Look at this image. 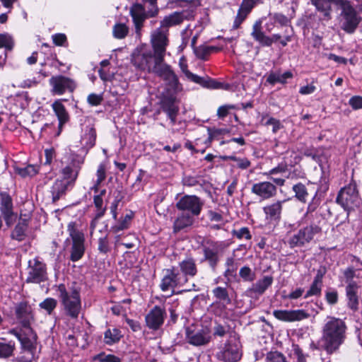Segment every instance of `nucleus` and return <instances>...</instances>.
<instances>
[{
	"instance_id": "obj_1",
	"label": "nucleus",
	"mask_w": 362,
	"mask_h": 362,
	"mask_svg": "<svg viewBox=\"0 0 362 362\" xmlns=\"http://www.w3.org/2000/svg\"><path fill=\"white\" fill-rule=\"evenodd\" d=\"M168 30L157 28L151 36V51L133 53L132 62L139 70L153 73L162 78L174 91L181 89L178 78L170 66L164 62L166 47L168 45Z\"/></svg>"
},
{
	"instance_id": "obj_2",
	"label": "nucleus",
	"mask_w": 362,
	"mask_h": 362,
	"mask_svg": "<svg viewBox=\"0 0 362 362\" xmlns=\"http://www.w3.org/2000/svg\"><path fill=\"white\" fill-rule=\"evenodd\" d=\"M316 11L321 13L323 19L329 21L332 18V5L341 10V29L347 33H353L358 28L361 18L349 0H310Z\"/></svg>"
},
{
	"instance_id": "obj_3",
	"label": "nucleus",
	"mask_w": 362,
	"mask_h": 362,
	"mask_svg": "<svg viewBox=\"0 0 362 362\" xmlns=\"http://www.w3.org/2000/svg\"><path fill=\"white\" fill-rule=\"evenodd\" d=\"M347 327L341 318L328 316L322 329V337L318 341L319 349L327 354L336 352L346 337Z\"/></svg>"
},
{
	"instance_id": "obj_4",
	"label": "nucleus",
	"mask_w": 362,
	"mask_h": 362,
	"mask_svg": "<svg viewBox=\"0 0 362 362\" xmlns=\"http://www.w3.org/2000/svg\"><path fill=\"white\" fill-rule=\"evenodd\" d=\"M57 291L65 314L72 319L78 318L81 310L80 290L74 287L67 290L62 284L58 286Z\"/></svg>"
},
{
	"instance_id": "obj_5",
	"label": "nucleus",
	"mask_w": 362,
	"mask_h": 362,
	"mask_svg": "<svg viewBox=\"0 0 362 362\" xmlns=\"http://www.w3.org/2000/svg\"><path fill=\"white\" fill-rule=\"evenodd\" d=\"M61 163L60 173L63 177L62 180L74 185L83 163V158L77 154L70 153L64 156Z\"/></svg>"
},
{
	"instance_id": "obj_6",
	"label": "nucleus",
	"mask_w": 362,
	"mask_h": 362,
	"mask_svg": "<svg viewBox=\"0 0 362 362\" xmlns=\"http://www.w3.org/2000/svg\"><path fill=\"white\" fill-rule=\"evenodd\" d=\"M8 333L15 336L21 342L22 349L30 354L26 358V361L31 362L35 357V350L37 345V334L31 327L23 328L18 330L11 329Z\"/></svg>"
},
{
	"instance_id": "obj_7",
	"label": "nucleus",
	"mask_w": 362,
	"mask_h": 362,
	"mask_svg": "<svg viewBox=\"0 0 362 362\" xmlns=\"http://www.w3.org/2000/svg\"><path fill=\"white\" fill-rule=\"evenodd\" d=\"M186 284V279L183 275H181L179 269L175 267H172L164 270L160 288L162 291H170L171 295H173L176 288H180Z\"/></svg>"
},
{
	"instance_id": "obj_8",
	"label": "nucleus",
	"mask_w": 362,
	"mask_h": 362,
	"mask_svg": "<svg viewBox=\"0 0 362 362\" xmlns=\"http://www.w3.org/2000/svg\"><path fill=\"white\" fill-rule=\"evenodd\" d=\"M320 232L321 228L317 225L306 226L291 235L287 243L291 248L304 247L313 240L315 235Z\"/></svg>"
},
{
	"instance_id": "obj_9",
	"label": "nucleus",
	"mask_w": 362,
	"mask_h": 362,
	"mask_svg": "<svg viewBox=\"0 0 362 362\" xmlns=\"http://www.w3.org/2000/svg\"><path fill=\"white\" fill-rule=\"evenodd\" d=\"M67 230L73 242L70 259L72 262H76L82 258L85 252L84 235L77 229L76 223L74 221L69 223Z\"/></svg>"
},
{
	"instance_id": "obj_10",
	"label": "nucleus",
	"mask_w": 362,
	"mask_h": 362,
	"mask_svg": "<svg viewBox=\"0 0 362 362\" xmlns=\"http://www.w3.org/2000/svg\"><path fill=\"white\" fill-rule=\"evenodd\" d=\"M225 245L222 242L208 240L202 247L203 261L208 262L211 269L215 270L222 256Z\"/></svg>"
},
{
	"instance_id": "obj_11",
	"label": "nucleus",
	"mask_w": 362,
	"mask_h": 362,
	"mask_svg": "<svg viewBox=\"0 0 362 362\" xmlns=\"http://www.w3.org/2000/svg\"><path fill=\"white\" fill-rule=\"evenodd\" d=\"M47 280L46 264L38 257L30 259L28 262V276L26 283L40 284Z\"/></svg>"
},
{
	"instance_id": "obj_12",
	"label": "nucleus",
	"mask_w": 362,
	"mask_h": 362,
	"mask_svg": "<svg viewBox=\"0 0 362 362\" xmlns=\"http://www.w3.org/2000/svg\"><path fill=\"white\" fill-rule=\"evenodd\" d=\"M358 201V192L354 182H351L347 186L342 188L337 197V202L346 211L352 209Z\"/></svg>"
},
{
	"instance_id": "obj_13",
	"label": "nucleus",
	"mask_w": 362,
	"mask_h": 362,
	"mask_svg": "<svg viewBox=\"0 0 362 362\" xmlns=\"http://www.w3.org/2000/svg\"><path fill=\"white\" fill-rule=\"evenodd\" d=\"M49 83L51 86V93L57 95H62L66 92L73 93L77 86L74 79L64 75L52 76Z\"/></svg>"
},
{
	"instance_id": "obj_14",
	"label": "nucleus",
	"mask_w": 362,
	"mask_h": 362,
	"mask_svg": "<svg viewBox=\"0 0 362 362\" xmlns=\"http://www.w3.org/2000/svg\"><path fill=\"white\" fill-rule=\"evenodd\" d=\"M211 337L207 328L198 329L193 325L185 327V339L189 344L202 346L208 344Z\"/></svg>"
},
{
	"instance_id": "obj_15",
	"label": "nucleus",
	"mask_w": 362,
	"mask_h": 362,
	"mask_svg": "<svg viewBox=\"0 0 362 362\" xmlns=\"http://www.w3.org/2000/svg\"><path fill=\"white\" fill-rule=\"evenodd\" d=\"M204 202L195 195H185L176 203V208L194 216H198L203 208Z\"/></svg>"
},
{
	"instance_id": "obj_16",
	"label": "nucleus",
	"mask_w": 362,
	"mask_h": 362,
	"mask_svg": "<svg viewBox=\"0 0 362 362\" xmlns=\"http://www.w3.org/2000/svg\"><path fill=\"white\" fill-rule=\"evenodd\" d=\"M262 2L263 0H242L233 24V28L238 29L252 9Z\"/></svg>"
},
{
	"instance_id": "obj_17",
	"label": "nucleus",
	"mask_w": 362,
	"mask_h": 362,
	"mask_svg": "<svg viewBox=\"0 0 362 362\" xmlns=\"http://www.w3.org/2000/svg\"><path fill=\"white\" fill-rule=\"evenodd\" d=\"M251 192L262 199H269L276 194L277 187L271 182L263 181L253 184Z\"/></svg>"
},
{
	"instance_id": "obj_18",
	"label": "nucleus",
	"mask_w": 362,
	"mask_h": 362,
	"mask_svg": "<svg viewBox=\"0 0 362 362\" xmlns=\"http://www.w3.org/2000/svg\"><path fill=\"white\" fill-rule=\"evenodd\" d=\"M166 313L164 308L154 306L145 317L147 327L153 330L158 329L164 322Z\"/></svg>"
},
{
	"instance_id": "obj_19",
	"label": "nucleus",
	"mask_w": 362,
	"mask_h": 362,
	"mask_svg": "<svg viewBox=\"0 0 362 362\" xmlns=\"http://www.w3.org/2000/svg\"><path fill=\"white\" fill-rule=\"evenodd\" d=\"M273 315L276 319L285 322L300 321L310 317L304 310H275Z\"/></svg>"
},
{
	"instance_id": "obj_20",
	"label": "nucleus",
	"mask_w": 362,
	"mask_h": 362,
	"mask_svg": "<svg viewBox=\"0 0 362 362\" xmlns=\"http://www.w3.org/2000/svg\"><path fill=\"white\" fill-rule=\"evenodd\" d=\"M160 105L161 110L166 113L170 119V124L174 125L180 110L178 105L176 104L175 98L173 96H163L160 101Z\"/></svg>"
},
{
	"instance_id": "obj_21",
	"label": "nucleus",
	"mask_w": 362,
	"mask_h": 362,
	"mask_svg": "<svg viewBox=\"0 0 362 362\" xmlns=\"http://www.w3.org/2000/svg\"><path fill=\"white\" fill-rule=\"evenodd\" d=\"M241 356L238 346L232 344H226L223 350L216 354L217 358L223 362H237Z\"/></svg>"
},
{
	"instance_id": "obj_22",
	"label": "nucleus",
	"mask_w": 362,
	"mask_h": 362,
	"mask_svg": "<svg viewBox=\"0 0 362 362\" xmlns=\"http://www.w3.org/2000/svg\"><path fill=\"white\" fill-rule=\"evenodd\" d=\"M16 315L23 328L30 327L34 317L31 307L27 303L21 302L16 305Z\"/></svg>"
},
{
	"instance_id": "obj_23",
	"label": "nucleus",
	"mask_w": 362,
	"mask_h": 362,
	"mask_svg": "<svg viewBox=\"0 0 362 362\" xmlns=\"http://www.w3.org/2000/svg\"><path fill=\"white\" fill-rule=\"evenodd\" d=\"M129 13L133 20L135 32L137 35H140L144 22L147 18L145 8L141 4H134L131 6Z\"/></svg>"
},
{
	"instance_id": "obj_24",
	"label": "nucleus",
	"mask_w": 362,
	"mask_h": 362,
	"mask_svg": "<svg viewBox=\"0 0 362 362\" xmlns=\"http://www.w3.org/2000/svg\"><path fill=\"white\" fill-rule=\"evenodd\" d=\"M182 71L185 73L186 77L189 80H190L197 84H199L200 86H202L204 88H210V89H219V88H223V83L218 82L208 76L201 77V76H199L198 75H196V74L190 72L187 69H184L183 67H182Z\"/></svg>"
},
{
	"instance_id": "obj_25",
	"label": "nucleus",
	"mask_w": 362,
	"mask_h": 362,
	"mask_svg": "<svg viewBox=\"0 0 362 362\" xmlns=\"http://www.w3.org/2000/svg\"><path fill=\"white\" fill-rule=\"evenodd\" d=\"M273 277L272 276H265L258 280L247 290V293L250 297H259L262 296L266 290L272 284Z\"/></svg>"
},
{
	"instance_id": "obj_26",
	"label": "nucleus",
	"mask_w": 362,
	"mask_h": 362,
	"mask_svg": "<svg viewBox=\"0 0 362 362\" xmlns=\"http://www.w3.org/2000/svg\"><path fill=\"white\" fill-rule=\"evenodd\" d=\"M180 272L183 275L186 279V283L188 282L189 278L195 276L198 273V268L195 259L192 257H187L179 262Z\"/></svg>"
},
{
	"instance_id": "obj_27",
	"label": "nucleus",
	"mask_w": 362,
	"mask_h": 362,
	"mask_svg": "<svg viewBox=\"0 0 362 362\" xmlns=\"http://www.w3.org/2000/svg\"><path fill=\"white\" fill-rule=\"evenodd\" d=\"M285 202V199L278 200L263 207L266 219L269 221H279L281 218L283 204Z\"/></svg>"
},
{
	"instance_id": "obj_28",
	"label": "nucleus",
	"mask_w": 362,
	"mask_h": 362,
	"mask_svg": "<svg viewBox=\"0 0 362 362\" xmlns=\"http://www.w3.org/2000/svg\"><path fill=\"white\" fill-rule=\"evenodd\" d=\"M194 222V216L182 211L177 216L173 223V232L176 233L187 227H189L192 226Z\"/></svg>"
},
{
	"instance_id": "obj_29",
	"label": "nucleus",
	"mask_w": 362,
	"mask_h": 362,
	"mask_svg": "<svg viewBox=\"0 0 362 362\" xmlns=\"http://www.w3.org/2000/svg\"><path fill=\"white\" fill-rule=\"evenodd\" d=\"M29 222V218L25 215L24 217L21 214L19 221L15 226L13 230L11 233V238L18 241H22L26 236V230L28 229Z\"/></svg>"
},
{
	"instance_id": "obj_30",
	"label": "nucleus",
	"mask_w": 362,
	"mask_h": 362,
	"mask_svg": "<svg viewBox=\"0 0 362 362\" xmlns=\"http://www.w3.org/2000/svg\"><path fill=\"white\" fill-rule=\"evenodd\" d=\"M69 186H72L69 182L64 180H56L53 185L51 187V193L52 196V200L54 202L59 199L67 190Z\"/></svg>"
},
{
	"instance_id": "obj_31",
	"label": "nucleus",
	"mask_w": 362,
	"mask_h": 362,
	"mask_svg": "<svg viewBox=\"0 0 362 362\" xmlns=\"http://www.w3.org/2000/svg\"><path fill=\"white\" fill-rule=\"evenodd\" d=\"M358 286H346V296L348 300V307L353 311L358 310L359 296L358 295Z\"/></svg>"
},
{
	"instance_id": "obj_32",
	"label": "nucleus",
	"mask_w": 362,
	"mask_h": 362,
	"mask_svg": "<svg viewBox=\"0 0 362 362\" xmlns=\"http://www.w3.org/2000/svg\"><path fill=\"white\" fill-rule=\"evenodd\" d=\"M52 109L59 119V129L61 130L62 126L68 122L69 117L64 105L59 100H56L52 104Z\"/></svg>"
},
{
	"instance_id": "obj_33",
	"label": "nucleus",
	"mask_w": 362,
	"mask_h": 362,
	"mask_svg": "<svg viewBox=\"0 0 362 362\" xmlns=\"http://www.w3.org/2000/svg\"><path fill=\"white\" fill-rule=\"evenodd\" d=\"M183 21L181 13L175 12L168 16H165L160 22V28L168 29L169 27L179 25Z\"/></svg>"
},
{
	"instance_id": "obj_34",
	"label": "nucleus",
	"mask_w": 362,
	"mask_h": 362,
	"mask_svg": "<svg viewBox=\"0 0 362 362\" xmlns=\"http://www.w3.org/2000/svg\"><path fill=\"white\" fill-rule=\"evenodd\" d=\"M16 344L13 341H5L4 338L0 339V358H8L13 356Z\"/></svg>"
},
{
	"instance_id": "obj_35",
	"label": "nucleus",
	"mask_w": 362,
	"mask_h": 362,
	"mask_svg": "<svg viewBox=\"0 0 362 362\" xmlns=\"http://www.w3.org/2000/svg\"><path fill=\"white\" fill-rule=\"evenodd\" d=\"M134 214L132 211H130L129 214H126L124 217L121 218L118 221V222L112 226L110 228V230L114 233H117L119 231L126 230L129 228L131 225L132 220L133 218Z\"/></svg>"
},
{
	"instance_id": "obj_36",
	"label": "nucleus",
	"mask_w": 362,
	"mask_h": 362,
	"mask_svg": "<svg viewBox=\"0 0 362 362\" xmlns=\"http://www.w3.org/2000/svg\"><path fill=\"white\" fill-rule=\"evenodd\" d=\"M122 334L119 329H107L104 333V342L107 345H112L119 341Z\"/></svg>"
},
{
	"instance_id": "obj_37",
	"label": "nucleus",
	"mask_w": 362,
	"mask_h": 362,
	"mask_svg": "<svg viewBox=\"0 0 362 362\" xmlns=\"http://www.w3.org/2000/svg\"><path fill=\"white\" fill-rule=\"evenodd\" d=\"M293 74L291 71H286L284 74L272 72L269 74L267 82L274 85L276 83H285L288 78H291Z\"/></svg>"
},
{
	"instance_id": "obj_38",
	"label": "nucleus",
	"mask_w": 362,
	"mask_h": 362,
	"mask_svg": "<svg viewBox=\"0 0 362 362\" xmlns=\"http://www.w3.org/2000/svg\"><path fill=\"white\" fill-rule=\"evenodd\" d=\"M13 210L11 197L6 192H0V211L4 214Z\"/></svg>"
},
{
	"instance_id": "obj_39",
	"label": "nucleus",
	"mask_w": 362,
	"mask_h": 362,
	"mask_svg": "<svg viewBox=\"0 0 362 362\" xmlns=\"http://www.w3.org/2000/svg\"><path fill=\"white\" fill-rule=\"evenodd\" d=\"M292 189L295 193V197L298 201L303 203L307 202L309 194L305 185L301 182H298L293 186Z\"/></svg>"
},
{
	"instance_id": "obj_40",
	"label": "nucleus",
	"mask_w": 362,
	"mask_h": 362,
	"mask_svg": "<svg viewBox=\"0 0 362 362\" xmlns=\"http://www.w3.org/2000/svg\"><path fill=\"white\" fill-rule=\"evenodd\" d=\"M82 140L86 141V146L88 148H92L96 140V131L93 127H89L86 134L82 137Z\"/></svg>"
},
{
	"instance_id": "obj_41",
	"label": "nucleus",
	"mask_w": 362,
	"mask_h": 362,
	"mask_svg": "<svg viewBox=\"0 0 362 362\" xmlns=\"http://www.w3.org/2000/svg\"><path fill=\"white\" fill-rule=\"evenodd\" d=\"M213 331L214 336L223 337L230 332V327L226 322L223 324L216 322Z\"/></svg>"
},
{
	"instance_id": "obj_42",
	"label": "nucleus",
	"mask_w": 362,
	"mask_h": 362,
	"mask_svg": "<svg viewBox=\"0 0 362 362\" xmlns=\"http://www.w3.org/2000/svg\"><path fill=\"white\" fill-rule=\"evenodd\" d=\"M212 293L214 297L218 299L219 300H222L223 302H226V303H230V299L229 298L228 291L226 288L218 286L213 289Z\"/></svg>"
},
{
	"instance_id": "obj_43",
	"label": "nucleus",
	"mask_w": 362,
	"mask_h": 362,
	"mask_svg": "<svg viewBox=\"0 0 362 362\" xmlns=\"http://www.w3.org/2000/svg\"><path fill=\"white\" fill-rule=\"evenodd\" d=\"M57 305V300L52 298H47L39 305L40 308L45 310L49 315L52 314Z\"/></svg>"
},
{
	"instance_id": "obj_44",
	"label": "nucleus",
	"mask_w": 362,
	"mask_h": 362,
	"mask_svg": "<svg viewBox=\"0 0 362 362\" xmlns=\"http://www.w3.org/2000/svg\"><path fill=\"white\" fill-rule=\"evenodd\" d=\"M128 31V27L124 23H117L113 27V35L117 39L124 38Z\"/></svg>"
},
{
	"instance_id": "obj_45",
	"label": "nucleus",
	"mask_w": 362,
	"mask_h": 362,
	"mask_svg": "<svg viewBox=\"0 0 362 362\" xmlns=\"http://www.w3.org/2000/svg\"><path fill=\"white\" fill-rule=\"evenodd\" d=\"M93 203L96 208V217H103L106 211V206H103V198H101L100 196H94Z\"/></svg>"
},
{
	"instance_id": "obj_46",
	"label": "nucleus",
	"mask_w": 362,
	"mask_h": 362,
	"mask_svg": "<svg viewBox=\"0 0 362 362\" xmlns=\"http://www.w3.org/2000/svg\"><path fill=\"white\" fill-rule=\"evenodd\" d=\"M343 274L345 278V281L347 284L346 286H358L357 283L354 281V278L355 277V270L353 267H350L346 268L344 271Z\"/></svg>"
},
{
	"instance_id": "obj_47",
	"label": "nucleus",
	"mask_w": 362,
	"mask_h": 362,
	"mask_svg": "<svg viewBox=\"0 0 362 362\" xmlns=\"http://www.w3.org/2000/svg\"><path fill=\"white\" fill-rule=\"evenodd\" d=\"M214 49H216L214 47L199 46L194 48V52L198 58L204 59Z\"/></svg>"
},
{
	"instance_id": "obj_48",
	"label": "nucleus",
	"mask_w": 362,
	"mask_h": 362,
	"mask_svg": "<svg viewBox=\"0 0 362 362\" xmlns=\"http://www.w3.org/2000/svg\"><path fill=\"white\" fill-rule=\"evenodd\" d=\"M322 284L313 280L309 290L304 296V298H308L313 296H320L321 294Z\"/></svg>"
},
{
	"instance_id": "obj_49",
	"label": "nucleus",
	"mask_w": 362,
	"mask_h": 362,
	"mask_svg": "<svg viewBox=\"0 0 362 362\" xmlns=\"http://www.w3.org/2000/svg\"><path fill=\"white\" fill-rule=\"evenodd\" d=\"M266 362H288L283 354L276 351H270L267 354Z\"/></svg>"
},
{
	"instance_id": "obj_50",
	"label": "nucleus",
	"mask_w": 362,
	"mask_h": 362,
	"mask_svg": "<svg viewBox=\"0 0 362 362\" xmlns=\"http://www.w3.org/2000/svg\"><path fill=\"white\" fill-rule=\"evenodd\" d=\"M240 276L245 281H252L255 279V274L247 267H243L239 272Z\"/></svg>"
},
{
	"instance_id": "obj_51",
	"label": "nucleus",
	"mask_w": 362,
	"mask_h": 362,
	"mask_svg": "<svg viewBox=\"0 0 362 362\" xmlns=\"http://www.w3.org/2000/svg\"><path fill=\"white\" fill-rule=\"evenodd\" d=\"M38 171L39 168L37 166L33 165H28V166L23 168H20L18 170V173L21 176L23 177L27 176L32 177L38 173Z\"/></svg>"
},
{
	"instance_id": "obj_52",
	"label": "nucleus",
	"mask_w": 362,
	"mask_h": 362,
	"mask_svg": "<svg viewBox=\"0 0 362 362\" xmlns=\"http://www.w3.org/2000/svg\"><path fill=\"white\" fill-rule=\"evenodd\" d=\"M225 265L226 267V269L224 272V276L228 277L233 276L237 269L234 258L228 257L226 260Z\"/></svg>"
},
{
	"instance_id": "obj_53",
	"label": "nucleus",
	"mask_w": 362,
	"mask_h": 362,
	"mask_svg": "<svg viewBox=\"0 0 362 362\" xmlns=\"http://www.w3.org/2000/svg\"><path fill=\"white\" fill-rule=\"evenodd\" d=\"M94 360L100 362H121V359L112 354L106 355L105 353H100L94 357Z\"/></svg>"
},
{
	"instance_id": "obj_54",
	"label": "nucleus",
	"mask_w": 362,
	"mask_h": 362,
	"mask_svg": "<svg viewBox=\"0 0 362 362\" xmlns=\"http://www.w3.org/2000/svg\"><path fill=\"white\" fill-rule=\"evenodd\" d=\"M13 47V41L8 34H0V48L4 47L7 50H11Z\"/></svg>"
},
{
	"instance_id": "obj_55",
	"label": "nucleus",
	"mask_w": 362,
	"mask_h": 362,
	"mask_svg": "<svg viewBox=\"0 0 362 362\" xmlns=\"http://www.w3.org/2000/svg\"><path fill=\"white\" fill-rule=\"evenodd\" d=\"M98 250L100 253L105 255L110 252V247L107 235L98 239Z\"/></svg>"
},
{
	"instance_id": "obj_56",
	"label": "nucleus",
	"mask_w": 362,
	"mask_h": 362,
	"mask_svg": "<svg viewBox=\"0 0 362 362\" xmlns=\"http://www.w3.org/2000/svg\"><path fill=\"white\" fill-rule=\"evenodd\" d=\"M253 38L257 42H260L261 40L265 36L264 33L261 30V22L257 21L252 27V32L251 33Z\"/></svg>"
},
{
	"instance_id": "obj_57",
	"label": "nucleus",
	"mask_w": 362,
	"mask_h": 362,
	"mask_svg": "<svg viewBox=\"0 0 362 362\" xmlns=\"http://www.w3.org/2000/svg\"><path fill=\"white\" fill-rule=\"evenodd\" d=\"M232 233L233 236L236 237L239 240L243 238H245L246 240H250L252 238L250 232L248 228L247 227H243L239 230H233Z\"/></svg>"
},
{
	"instance_id": "obj_58",
	"label": "nucleus",
	"mask_w": 362,
	"mask_h": 362,
	"mask_svg": "<svg viewBox=\"0 0 362 362\" xmlns=\"http://www.w3.org/2000/svg\"><path fill=\"white\" fill-rule=\"evenodd\" d=\"M97 180L95 182V185L93 187V189L95 192H97L98 190V186L105 179L106 174H105V168L103 165H100L97 170Z\"/></svg>"
},
{
	"instance_id": "obj_59",
	"label": "nucleus",
	"mask_w": 362,
	"mask_h": 362,
	"mask_svg": "<svg viewBox=\"0 0 362 362\" xmlns=\"http://www.w3.org/2000/svg\"><path fill=\"white\" fill-rule=\"evenodd\" d=\"M202 181L203 180L199 177L194 176H185L182 180L184 185L188 187L202 186Z\"/></svg>"
},
{
	"instance_id": "obj_60",
	"label": "nucleus",
	"mask_w": 362,
	"mask_h": 362,
	"mask_svg": "<svg viewBox=\"0 0 362 362\" xmlns=\"http://www.w3.org/2000/svg\"><path fill=\"white\" fill-rule=\"evenodd\" d=\"M103 96L102 94L90 93L88 95L87 102L91 106H98L102 103Z\"/></svg>"
},
{
	"instance_id": "obj_61",
	"label": "nucleus",
	"mask_w": 362,
	"mask_h": 362,
	"mask_svg": "<svg viewBox=\"0 0 362 362\" xmlns=\"http://www.w3.org/2000/svg\"><path fill=\"white\" fill-rule=\"evenodd\" d=\"M7 226H11L16 221L17 214L13 212V210L1 214Z\"/></svg>"
},
{
	"instance_id": "obj_62",
	"label": "nucleus",
	"mask_w": 362,
	"mask_h": 362,
	"mask_svg": "<svg viewBox=\"0 0 362 362\" xmlns=\"http://www.w3.org/2000/svg\"><path fill=\"white\" fill-rule=\"evenodd\" d=\"M288 170V165L286 163H279L276 167L271 169L266 173L267 175L283 174Z\"/></svg>"
},
{
	"instance_id": "obj_63",
	"label": "nucleus",
	"mask_w": 362,
	"mask_h": 362,
	"mask_svg": "<svg viewBox=\"0 0 362 362\" xmlns=\"http://www.w3.org/2000/svg\"><path fill=\"white\" fill-rule=\"evenodd\" d=\"M292 354L297 358L298 362H303L305 361V356L298 344H293L292 345Z\"/></svg>"
},
{
	"instance_id": "obj_64",
	"label": "nucleus",
	"mask_w": 362,
	"mask_h": 362,
	"mask_svg": "<svg viewBox=\"0 0 362 362\" xmlns=\"http://www.w3.org/2000/svg\"><path fill=\"white\" fill-rule=\"evenodd\" d=\"M325 298L327 303L330 305H334L338 301V293L337 291H327L325 293Z\"/></svg>"
}]
</instances>
